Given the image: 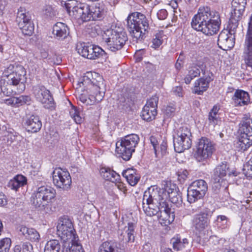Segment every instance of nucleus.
<instances>
[{
	"instance_id": "bb28decb",
	"label": "nucleus",
	"mask_w": 252,
	"mask_h": 252,
	"mask_svg": "<svg viewBox=\"0 0 252 252\" xmlns=\"http://www.w3.org/2000/svg\"><path fill=\"white\" fill-rule=\"evenodd\" d=\"M53 34L57 39L63 40L68 35L69 29L65 24L58 22L53 26Z\"/></svg>"
},
{
	"instance_id": "cd10ccee",
	"label": "nucleus",
	"mask_w": 252,
	"mask_h": 252,
	"mask_svg": "<svg viewBox=\"0 0 252 252\" xmlns=\"http://www.w3.org/2000/svg\"><path fill=\"white\" fill-rule=\"evenodd\" d=\"M25 126L28 131L34 133L41 129L42 123L38 116L32 115L26 120Z\"/></svg>"
},
{
	"instance_id": "4c0bfd02",
	"label": "nucleus",
	"mask_w": 252,
	"mask_h": 252,
	"mask_svg": "<svg viewBox=\"0 0 252 252\" xmlns=\"http://www.w3.org/2000/svg\"><path fill=\"white\" fill-rule=\"evenodd\" d=\"M157 114V110L155 109H150L147 106H144L141 116L143 120L151 121L155 119Z\"/></svg>"
},
{
	"instance_id": "dca6fc26",
	"label": "nucleus",
	"mask_w": 252,
	"mask_h": 252,
	"mask_svg": "<svg viewBox=\"0 0 252 252\" xmlns=\"http://www.w3.org/2000/svg\"><path fill=\"white\" fill-rule=\"evenodd\" d=\"M208 190L207 183L203 180L193 182L188 189V201L190 203L203 198Z\"/></svg>"
},
{
	"instance_id": "6e6d98bb",
	"label": "nucleus",
	"mask_w": 252,
	"mask_h": 252,
	"mask_svg": "<svg viewBox=\"0 0 252 252\" xmlns=\"http://www.w3.org/2000/svg\"><path fill=\"white\" fill-rule=\"evenodd\" d=\"M188 172L185 170L178 173V180L181 183H183L187 178Z\"/></svg>"
},
{
	"instance_id": "4468645a",
	"label": "nucleus",
	"mask_w": 252,
	"mask_h": 252,
	"mask_svg": "<svg viewBox=\"0 0 252 252\" xmlns=\"http://www.w3.org/2000/svg\"><path fill=\"white\" fill-rule=\"evenodd\" d=\"M65 8L70 16L75 19L81 20L83 22L92 20L91 6L85 3H78L73 6L71 3H65Z\"/></svg>"
},
{
	"instance_id": "603ef678",
	"label": "nucleus",
	"mask_w": 252,
	"mask_h": 252,
	"mask_svg": "<svg viewBox=\"0 0 252 252\" xmlns=\"http://www.w3.org/2000/svg\"><path fill=\"white\" fill-rule=\"evenodd\" d=\"M162 43V40L161 39V37H159V36H157L155 38L153 39L152 47L157 49L160 46Z\"/></svg>"
},
{
	"instance_id": "0eeeda50",
	"label": "nucleus",
	"mask_w": 252,
	"mask_h": 252,
	"mask_svg": "<svg viewBox=\"0 0 252 252\" xmlns=\"http://www.w3.org/2000/svg\"><path fill=\"white\" fill-rule=\"evenodd\" d=\"M102 37L108 49L112 52L121 50L128 39L126 32L119 27L107 29L104 31Z\"/></svg>"
},
{
	"instance_id": "a211bd4d",
	"label": "nucleus",
	"mask_w": 252,
	"mask_h": 252,
	"mask_svg": "<svg viewBox=\"0 0 252 252\" xmlns=\"http://www.w3.org/2000/svg\"><path fill=\"white\" fill-rule=\"evenodd\" d=\"M32 91L37 100L40 102L44 108L51 109L54 107V99L50 92L43 85H35L32 88Z\"/></svg>"
},
{
	"instance_id": "6ab92c4d",
	"label": "nucleus",
	"mask_w": 252,
	"mask_h": 252,
	"mask_svg": "<svg viewBox=\"0 0 252 252\" xmlns=\"http://www.w3.org/2000/svg\"><path fill=\"white\" fill-rule=\"evenodd\" d=\"M53 181L55 186L63 190L70 188L71 178L67 171L61 168H56L52 173Z\"/></svg>"
},
{
	"instance_id": "f8f14e48",
	"label": "nucleus",
	"mask_w": 252,
	"mask_h": 252,
	"mask_svg": "<svg viewBox=\"0 0 252 252\" xmlns=\"http://www.w3.org/2000/svg\"><path fill=\"white\" fill-rule=\"evenodd\" d=\"M76 50L79 55L90 60H95L99 58L106 59L107 58V53L101 48L89 43L78 44Z\"/></svg>"
},
{
	"instance_id": "e433bc0d",
	"label": "nucleus",
	"mask_w": 252,
	"mask_h": 252,
	"mask_svg": "<svg viewBox=\"0 0 252 252\" xmlns=\"http://www.w3.org/2000/svg\"><path fill=\"white\" fill-rule=\"evenodd\" d=\"M61 244L59 240L56 239L50 240L46 243L44 252H60L61 251Z\"/></svg>"
},
{
	"instance_id": "680f3d73",
	"label": "nucleus",
	"mask_w": 252,
	"mask_h": 252,
	"mask_svg": "<svg viewBox=\"0 0 252 252\" xmlns=\"http://www.w3.org/2000/svg\"><path fill=\"white\" fill-rule=\"evenodd\" d=\"M183 66V59H180V57L177 59L175 66L176 69L179 71Z\"/></svg>"
},
{
	"instance_id": "864d4df0",
	"label": "nucleus",
	"mask_w": 252,
	"mask_h": 252,
	"mask_svg": "<svg viewBox=\"0 0 252 252\" xmlns=\"http://www.w3.org/2000/svg\"><path fill=\"white\" fill-rule=\"evenodd\" d=\"M74 242L70 243L71 247L69 249L68 252H83L81 245L73 244Z\"/></svg>"
},
{
	"instance_id": "de8ad7c7",
	"label": "nucleus",
	"mask_w": 252,
	"mask_h": 252,
	"mask_svg": "<svg viewBox=\"0 0 252 252\" xmlns=\"http://www.w3.org/2000/svg\"><path fill=\"white\" fill-rule=\"evenodd\" d=\"M175 108L171 106H166L163 109V111L164 115L169 118L172 117L174 115L175 111Z\"/></svg>"
},
{
	"instance_id": "5701e85b",
	"label": "nucleus",
	"mask_w": 252,
	"mask_h": 252,
	"mask_svg": "<svg viewBox=\"0 0 252 252\" xmlns=\"http://www.w3.org/2000/svg\"><path fill=\"white\" fill-rule=\"evenodd\" d=\"M228 167L226 163H221L218 165L214 171L212 181L214 183L213 188H216L219 189L221 187L220 182L221 178L226 176Z\"/></svg>"
},
{
	"instance_id": "0e129e2a",
	"label": "nucleus",
	"mask_w": 252,
	"mask_h": 252,
	"mask_svg": "<svg viewBox=\"0 0 252 252\" xmlns=\"http://www.w3.org/2000/svg\"><path fill=\"white\" fill-rule=\"evenodd\" d=\"M249 158H250V159L248 161L246 164L244 165V166H252V154H250Z\"/></svg>"
},
{
	"instance_id": "39448f33",
	"label": "nucleus",
	"mask_w": 252,
	"mask_h": 252,
	"mask_svg": "<svg viewBox=\"0 0 252 252\" xmlns=\"http://www.w3.org/2000/svg\"><path fill=\"white\" fill-rule=\"evenodd\" d=\"M127 26L133 41L142 42L149 30V21L146 16L138 12L129 14L127 18Z\"/></svg>"
},
{
	"instance_id": "6e6552de",
	"label": "nucleus",
	"mask_w": 252,
	"mask_h": 252,
	"mask_svg": "<svg viewBox=\"0 0 252 252\" xmlns=\"http://www.w3.org/2000/svg\"><path fill=\"white\" fill-rule=\"evenodd\" d=\"M139 141V137L137 134H131L125 136L116 143V152L119 157L128 161L135 152V148Z\"/></svg>"
},
{
	"instance_id": "09e8293b",
	"label": "nucleus",
	"mask_w": 252,
	"mask_h": 252,
	"mask_svg": "<svg viewBox=\"0 0 252 252\" xmlns=\"http://www.w3.org/2000/svg\"><path fill=\"white\" fill-rule=\"evenodd\" d=\"M126 179L130 185L134 186L137 184L140 179V176L138 174H134L133 176L128 177V179Z\"/></svg>"
},
{
	"instance_id": "58836bf2",
	"label": "nucleus",
	"mask_w": 252,
	"mask_h": 252,
	"mask_svg": "<svg viewBox=\"0 0 252 252\" xmlns=\"http://www.w3.org/2000/svg\"><path fill=\"white\" fill-rule=\"evenodd\" d=\"M21 136L17 133L14 132H7V134L3 136V140L7 145H11L13 143H18L21 141Z\"/></svg>"
},
{
	"instance_id": "4be33fe9",
	"label": "nucleus",
	"mask_w": 252,
	"mask_h": 252,
	"mask_svg": "<svg viewBox=\"0 0 252 252\" xmlns=\"http://www.w3.org/2000/svg\"><path fill=\"white\" fill-rule=\"evenodd\" d=\"M136 224L129 222L123 229H119V239L123 243L133 242L135 239L136 232L135 231Z\"/></svg>"
},
{
	"instance_id": "7c9ffc66",
	"label": "nucleus",
	"mask_w": 252,
	"mask_h": 252,
	"mask_svg": "<svg viewBox=\"0 0 252 252\" xmlns=\"http://www.w3.org/2000/svg\"><path fill=\"white\" fill-rule=\"evenodd\" d=\"M170 243L172 245L173 249L177 251H181L187 252V249L190 246L188 239L186 238L181 239L180 238L173 237L171 239Z\"/></svg>"
},
{
	"instance_id": "20e7f679",
	"label": "nucleus",
	"mask_w": 252,
	"mask_h": 252,
	"mask_svg": "<svg viewBox=\"0 0 252 252\" xmlns=\"http://www.w3.org/2000/svg\"><path fill=\"white\" fill-rule=\"evenodd\" d=\"M95 78L91 79L88 76H84L81 82L87 88L89 96L84 94L79 95L80 100L86 105H92L96 102H100L103 99L105 92V85L103 77L95 73Z\"/></svg>"
},
{
	"instance_id": "774afa93",
	"label": "nucleus",
	"mask_w": 252,
	"mask_h": 252,
	"mask_svg": "<svg viewBox=\"0 0 252 252\" xmlns=\"http://www.w3.org/2000/svg\"><path fill=\"white\" fill-rule=\"evenodd\" d=\"M111 5H115L120 0H107Z\"/></svg>"
},
{
	"instance_id": "f3484780",
	"label": "nucleus",
	"mask_w": 252,
	"mask_h": 252,
	"mask_svg": "<svg viewBox=\"0 0 252 252\" xmlns=\"http://www.w3.org/2000/svg\"><path fill=\"white\" fill-rule=\"evenodd\" d=\"M215 151L214 143L206 137L201 138L198 142L196 152V158L199 161H202L210 158Z\"/></svg>"
},
{
	"instance_id": "49530a36",
	"label": "nucleus",
	"mask_w": 252,
	"mask_h": 252,
	"mask_svg": "<svg viewBox=\"0 0 252 252\" xmlns=\"http://www.w3.org/2000/svg\"><path fill=\"white\" fill-rule=\"evenodd\" d=\"M44 14L48 18H53L56 16V12L51 6L46 5L43 9Z\"/></svg>"
},
{
	"instance_id": "e2e57ef3",
	"label": "nucleus",
	"mask_w": 252,
	"mask_h": 252,
	"mask_svg": "<svg viewBox=\"0 0 252 252\" xmlns=\"http://www.w3.org/2000/svg\"><path fill=\"white\" fill-rule=\"evenodd\" d=\"M7 200L6 197L2 192H0V206L6 204Z\"/></svg>"
},
{
	"instance_id": "b1692460",
	"label": "nucleus",
	"mask_w": 252,
	"mask_h": 252,
	"mask_svg": "<svg viewBox=\"0 0 252 252\" xmlns=\"http://www.w3.org/2000/svg\"><path fill=\"white\" fill-rule=\"evenodd\" d=\"M213 80L211 77L208 75L200 78L195 81L192 91L193 94L202 95L209 86L210 83Z\"/></svg>"
},
{
	"instance_id": "aec40b11",
	"label": "nucleus",
	"mask_w": 252,
	"mask_h": 252,
	"mask_svg": "<svg viewBox=\"0 0 252 252\" xmlns=\"http://www.w3.org/2000/svg\"><path fill=\"white\" fill-rule=\"evenodd\" d=\"M233 29L222 31L218 36V44L219 47L225 51L233 48L235 44L234 33H232Z\"/></svg>"
},
{
	"instance_id": "8fccbe9b",
	"label": "nucleus",
	"mask_w": 252,
	"mask_h": 252,
	"mask_svg": "<svg viewBox=\"0 0 252 252\" xmlns=\"http://www.w3.org/2000/svg\"><path fill=\"white\" fill-rule=\"evenodd\" d=\"M150 141H151L152 145L153 146V148L154 149L155 154L156 155V156L158 157V154H159V152L158 151L159 146H158V141L155 137L151 136L150 137Z\"/></svg>"
},
{
	"instance_id": "393cba45",
	"label": "nucleus",
	"mask_w": 252,
	"mask_h": 252,
	"mask_svg": "<svg viewBox=\"0 0 252 252\" xmlns=\"http://www.w3.org/2000/svg\"><path fill=\"white\" fill-rule=\"evenodd\" d=\"M235 106H244L247 105L250 102L249 93L242 90H236L232 98Z\"/></svg>"
},
{
	"instance_id": "f704fd0d",
	"label": "nucleus",
	"mask_w": 252,
	"mask_h": 252,
	"mask_svg": "<svg viewBox=\"0 0 252 252\" xmlns=\"http://www.w3.org/2000/svg\"><path fill=\"white\" fill-rule=\"evenodd\" d=\"M98 252H120L117 243L112 241L103 242L99 247Z\"/></svg>"
},
{
	"instance_id": "7ed1b4c3",
	"label": "nucleus",
	"mask_w": 252,
	"mask_h": 252,
	"mask_svg": "<svg viewBox=\"0 0 252 252\" xmlns=\"http://www.w3.org/2000/svg\"><path fill=\"white\" fill-rule=\"evenodd\" d=\"M220 24L219 13L208 6L200 7L191 23L193 29L207 35L217 33L220 30Z\"/></svg>"
},
{
	"instance_id": "37998d69",
	"label": "nucleus",
	"mask_w": 252,
	"mask_h": 252,
	"mask_svg": "<svg viewBox=\"0 0 252 252\" xmlns=\"http://www.w3.org/2000/svg\"><path fill=\"white\" fill-rule=\"evenodd\" d=\"M158 102V97L157 95H155L148 99L147 103L144 106H147L150 109H155L157 110Z\"/></svg>"
},
{
	"instance_id": "bf43d9fd",
	"label": "nucleus",
	"mask_w": 252,
	"mask_h": 252,
	"mask_svg": "<svg viewBox=\"0 0 252 252\" xmlns=\"http://www.w3.org/2000/svg\"><path fill=\"white\" fill-rule=\"evenodd\" d=\"M167 147V142L163 140L160 145V147H159L160 151L158 150L159 152H160L161 155H163L166 153Z\"/></svg>"
},
{
	"instance_id": "338daca9",
	"label": "nucleus",
	"mask_w": 252,
	"mask_h": 252,
	"mask_svg": "<svg viewBox=\"0 0 252 252\" xmlns=\"http://www.w3.org/2000/svg\"><path fill=\"white\" fill-rule=\"evenodd\" d=\"M252 202V191L249 192V196L248 197V199L246 200V202L247 204H249Z\"/></svg>"
},
{
	"instance_id": "423d86ee",
	"label": "nucleus",
	"mask_w": 252,
	"mask_h": 252,
	"mask_svg": "<svg viewBox=\"0 0 252 252\" xmlns=\"http://www.w3.org/2000/svg\"><path fill=\"white\" fill-rule=\"evenodd\" d=\"M56 190L50 186L38 187L31 197V202L35 208L46 213L52 211V200L56 197Z\"/></svg>"
},
{
	"instance_id": "9b49d317",
	"label": "nucleus",
	"mask_w": 252,
	"mask_h": 252,
	"mask_svg": "<svg viewBox=\"0 0 252 252\" xmlns=\"http://www.w3.org/2000/svg\"><path fill=\"white\" fill-rule=\"evenodd\" d=\"M239 133L238 148L244 152L252 145V119H248L242 122L239 127Z\"/></svg>"
},
{
	"instance_id": "13d9d810",
	"label": "nucleus",
	"mask_w": 252,
	"mask_h": 252,
	"mask_svg": "<svg viewBox=\"0 0 252 252\" xmlns=\"http://www.w3.org/2000/svg\"><path fill=\"white\" fill-rule=\"evenodd\" d=\"M218 225H219L221 222L224 221V227H227V218L225 216L220 215L218 216L217 219Z\"/></svg>"
},
{
	"instance_id": "ea45409f",
	"label": "nucleus",
	"mask_w": 252,
	"mask_h": 252,
	"mask_svg": "<svg viewBox=\"0 0 252 252\" xmlns=\"http://www.w3.org/2000/svg\"><path fill=\"white\" fill-rule=\"evenodd\" d=\"M220 109L219 105H215L213 106L209 114L208 120L210 125L215 126L218 124L219 121L217 115Z\"/></svg>"
},
{
	"instance_id": "1a4fd4ad",
	"label": "nucleus",
	"mask_w": 252,
	"mask_h": 252,
	"mask_svg": "<svg viewBox=\"0 0 252 252\" xmlns=\"http://www.w3.org/2000/svg\"><path fill=\"white\" fill-rule=\"evenodd\" d=\"M192 134L190 129L187 126L179 127L176 135L173 137L174 147L177 153H182L189 149L192 144Z\"/></svg>"
},
{
	"instance_id": "3c124183",
	"label": "nucleus",
	"mask_w": 252,
	"mask_h": 252,
	"mask_svg": "<svg viewBox=\"0 0 252 252\" xmlns=\"http://www.w3.org/2000/svg\"><path fill=\"white\" fill-rule=\"evenodd\" d=\"M134 174H137L136 173V171L135 169L132 168H128L126 170L123 171L122 173V175L125 178H128V177L131 176H133Z\"/></svg>"
},
{
	"instance_id": "052dcab7",
	"label": "nucleus",
	"mask_w": 252,
	"mask_h": 252,
	"mask_svg": "<svg viewBox=\"0 0 252 252\" xmlns=\"http://www.w3.org/2000/svg\"><path fill=\"white\" fill-rule=\"evenodd\" d=\"M243 170L246 176L252 178V166H244Z\"/></svg>"
},
{
	"instance_id": "ddd939ff",
	"label": "nucleus",
	"mask_w": 252,
	"mask_h": 252,
	"mask_svg": "<svg viewBox=\"0 0 252 252\" xmlns=\"http://www.w3.org/2000/svg\"><path fill=\"white\" fill-rule=\"evenodd\" d=\"M65 8L70 16L75 19L81 20L83 22L92 20L91 6L85 3H78L73 6L71 3H65Z\"/></svg>"
},
{
	"instance_id": "c756f323",
	"label": "nucleus",
	"mask_w": 252,
	"mask_h": 252,
	"mask_svg": "<svg viewBox=\"0 0 252 252\" xmlns=\"http://www.w3.org/2000/svg\"><path fill=\"white\" fill-rule=\"evenodd\" d=\"M27 184V179L22 175H17L13 179L10 180L7 185L8 188L15 191L22 188Z\"/></svg>"
},
{
	"instance_id": "69168bd1",
	"label": "nucleus",
	"mask_w": 252,
	"mask_h": 252,
	"mask_svg": "<svg viewBox=\"0 0 252 252\" xmlns=\"http://www.w3.org/2000/svg\"><path fill=\"white\" fill-rule=\"evenodd\" d=\"M22 251V246L20 245H17L14 248V252H21Z\"/></svg>"
},
{
	"instance_id": "9d476101",
	"label": "nucleus",
	"mask_w": 252,
	"mask_h": 252,
	"mask_svg": "<svg viewBox=\"0 0 252 252\" xmlns=\"http://www.w3.org/2000/svg\"><path fill=\"white\" fill-rule=\"evenodd\" d=\"M57 234L64 243H70L76 241L75 231L71 221L67 217H64L59 220L57 226Z\"/></svg>"
},
{
	"instance_id": "4d7b16f0",
	"label": "nucleus",
	"mask_w": 252,
	"mask_h": 252,
	"mask_svg": "<svg viewBox=\"0 0 252 252\" xmlns=\"http://www.w3.org/2000/svg\"><path fill=\"white\" fill-rule=\"evenodd\" d=\"M168 13L165 9H160L157 13L158 18L159 20H164L166 18Z\"/></svg>"
},
{
	"instance_id": "c85d7f7f",
	"label": "nucleus",
	"mask_w": 252,
	"mask_h": 252,
	"mask_svg": "<svg viewBox=\"0 0 252 252\" xmlns=\"http://www.w3.org/2000/svg\"><path fill=\"white\" fill-rule=\"evenodd\" d=\"M163 189L165 190V192L167 191L169 198L172 203L177 204V206L181 204L182 203V193L175 186L173 185V188L167 187L166 189ZM165 193L166 194V193Z\"/></svg>"
},
{
	"instance_id": "f257e3e1",
	"label": "nucleus",
	"mask_w": 252,
	"mask_h": 252,
	"mask_svg": "<svg viewBox=\"0 0 252 252\" xmlns=\"http://www.w3.org/2000/svg\"><path fill=\"white\" fill-rule=\"evenodd\" d=\"M166 198L165 190L154 186L145 191L142 199V208L145 214L151 217L160 212L159 220L164 225L171 224L175 219L174 213L169 207Z\"/></svg>"
},
{
	"instance_id": "412c9836",
	"label": "nucleus",
	"mask_w": 252,
	"mask_h": 252,
	"mask_svg": "<svg viewBox=\"0 0 252 252\" xmlns=\"http://www.w3.org/2000/svg\"><path fill=\"white\" fill-rule=\"evenodd\" d=\"M211 213L209 209H205L196 214L192 220V225L195 229L201 231L207 227L210 223L209 217Z\"/></svg>"
},
{
	"instance_id": "a18cd8bd",
	"label": "nucleus",
	"mask_w": 252,
	"mask_h": 252,
	"mask_svg": "<svg viewBox=\"0 0 252 252\" xmlns=\"http://www.w3.org/2000/svg\"><path fill=\"white\" fill-rule=\"evenodd\" d=\"M247 4L246 0H233L231 3L232 7L245 10Z\"/></svg>"
},
{
	"instance_id": "a19ab883",
	"label": "nucleus",
	"mask_w": 252,
	"mask_h": 252,
	"mask_svg": "<svg viewBox=\"0 0 252 252\" xmlns=\"http://www.w3.org/2000/svg\"><path fill=\"white\" fill-rule=\"evenodd\" d=\"M92 20H99L104 15V9L99 6H91Z\"/></svg>"
},
{
	"instance_id": "c03bdc74",
	"label": "nucleus",
	"mask_w": 252,
	"mask_h": 252,
	"mask_svg": "<svg viewBox=\"0 0 252 252\" xmlns=\"http://www.w3.org/2000/svg\"><path fill=\"white\" fill-rule=\"evenodd\" d=\"M69 114L76 123L80 124L81 123L82 121V118L80 116L79 111L76 108H72L70 110Z\"/></svg>"
},
{
	"instance_id": "2f4dec72",
	"label": "nucleus",
	"mask_w": 252,
	"mask_h": 252,
	"mask_svg": "<svg viewBox=\"0 0 252 252\" xmlns=\"http://www.w3.org/2000/svg\"><path fill=\"white\" fill-rule=\"evenodd\" d=\"M233 10L231 12V16L229 19V28L230 30H235L237 27L238 22L240 21L245 10L240 8L232 7Z\"/></svg>"
},
{
	"instance_id": "c9c22d12",
	"label": "nucleus",
	"mask_w": 252,
	"mask_h": 252,
	"mask_svg": "<svg viewBox=\"0 0 252 252\" xmlns=\"http://www.w3.org/2000/svg\"><path fill=\"white\" fill-rule=\"evenodd\" d=\"M101 170L103 176L105 180L113 183L119 182L120 181V175L115 171L110 168H103Z\"/></svg>"
},
{
	"instance_id": "5fc2aeb1",
	"label": "nucleus",
	"mask_w": 252,
	"mask_h": 252,
	"mask_svg": "<svg viewBox=\"0 0 252 252\" xmlns=\"http://www.w3.org/2000/svg\"><path fill=\"white\" fill-rule=\"evenodd\" d=\"M22 252H32V246L30 243H24L22 245Z\"/></svg>"
},
{
	"instance_id": "72a5a7b5",
	"label": "nucleus",
	"mask_w": 252,
	"mask_h": 252,
	"mask_svg": "<svg viewBox=\"0 0 252 252\" xmlns=\"http://www.w3.org/2000/svg\"><path fill=\"white\" fill-rule=\"evenodd\" d=\"M31 101V97L28 95H20L19 97H10L5 100L7 105H13L16 107L29 103Z\"/></svg>"
},
{
	"instance_id": "2eb2a0df",
	"label": "nucleus",
	"mask_w": 252,
	"mask_h": 252,
	"mask_svg": "<svg viewBox=\"0 0 252 252\" xmlns=\"http://www.w3.org/2000/svg\"><path fill=\"white\" fill-rule=\"evenodd\" d=\"M16 22L24 35L31 36L32 34L34 29V24L30 13L24 7H20L18 9Z\"/></svg>"
},
{
	"instance_id": "a878e982",
	"label": "nucleus",
	"mask_w": 252,
	"mask_h": 252,
	"mask_svg": "<svg viewBox=\"0 0 252 252\" xmlns=\"http://www.w3.org/2000/svg\"><path fill=\"white\" fill-rule=\"evenodd\" d=\"M200 71L203 74H205V66L202 64H192L189 66L188 69V74L184 78L186 84H189L191 81L195 77L200 75Z\"/></svg>"
},
{
	"instance_id": "f03ea898",
	"label": "nucleus",
	"mask_w": 252,
	"mask_h": 252,
	"mask_svg": "<svg viewBox=\"0 0 252 252\" xmlns=\"http://www.w3.org/2000/svg\"><path fill=\"white\" fill-rule=\"evenodd\" d=\"M26 71L21 65L10 64L3 73L0 85L1 93L6 96L15 93H21L26 88Z\"/></svg>"
},
{
	"instance_id": "473e14b6",
	"label": "nucleus",
	"mask_w": 252,
	"mask_h": 252,
	"mask_svg": "<svg viewBox=\"0 0 252 252\" xmlns=\"http://www.w3.org/2000/svg\"><path fill=\"white\" fill-rule=\"evenodd\" d=\"M19 231L26 238L32 241H36L39 239L40 235L38 232L32 228H28L22 225L20 227Z\"/></svg>"
},
{
	"instance_id": "79ce46f5",
	"label": "nucleus",
	"mask_w": 252,
	"mask_h": 252,
	"mask_svg": "<svg viewBox=\"0 0 252 252\" xmlns=\"http://www.w3.org/2000/svg\"><path fill=\"white\" fill-rule=\"evenodd\" d=\"M11 241L10 238H5L0 241V252H8Z\"/></svg>"
}]
</instances>
